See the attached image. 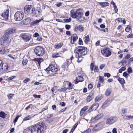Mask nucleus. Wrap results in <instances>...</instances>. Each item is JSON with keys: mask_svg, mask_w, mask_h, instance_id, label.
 I'll use <instances>...</instances> for the list:
<instances>
[{"mask_svg": "<svg viewBox=\"0 0 133 133\" xmlns=\"http://www.w3.org/2000/svg\"><path fill=\"white\" fill-rule=\"evenodd\" d=\"M44 127V124L39 123L30 127L28 129L31 133H41L43 130Z\"/></svg>", "mask_w": 133, "mask_h": 133, "instance_id": "nucleus-1", "label": "nucleus"}, {"mask_svg": "<svg viewBox=\"0 0 133 133\" xmlns=\"http://www.w3.org/2000/svg\"><path fill=\"white\" fill-rule=\"evenodd\" d=\"M74 52L78 55L82 56L86 54L87 52V48L82 46H79L75 48Z\"/></svg>", "mask_w": 133, "mask_h": 133, "instance_id": "nucleus-2", "label": "nucleus"}, {"mask_svg": "<svg viewBox=\"0 0 133 133\" xmlns=\"http://www.w3.org/2000/svg\"><path fill=\"white\" fill-rule=\"evenodd\" d=\"M34 52L36 55L38 56H43L45 54L44 49L40 46H38L35 48Z\"/></svg>", "mask_w": 133, "mask_h": 133, "instance_id": "nucleus-3", "label": "nucleus"}, {"mask_svg": "<svg viewBox=\"0 0 133 133\" xmlns=\"http://www.w3.org/2000/svg\"><path fill=\"white\" fill-rule=\"evenodd\" d=\"M118 119V118L116 116H111L107 119L106 123L107 125H111L116 122Z\"/></svg>", "mask_w": 133, "mask_h": 133, "instance_id": "nucleus-4", "label": "nucleus"}, {"mask_svg": "<svg viewBox=\"0 0 133 133\" xmlns=\"http://www.w3.org/2000/svg\"><path fill=\"white\" fill-rule=\"evenodd\" d=\"M24 16V13L21 11H17L16 12L14 15V19L17 21L21 20Z\"/></svg>", "mask_w": 133, "mask_h": 133, "instance_id": "nucleus-5", "label": "nucleus"}, {"mask_svg": "<svg viewBox=\"0 0 133 133\" xmlns=\"http://www.w3.org/2000/svg\"><path fill=\"white\" fill-rule=\"evenodd\" d=\"M63 87L66 89H72L74 88L73 84L71 83L66 81H64L63 83Z\"/></svg>", "mask_w": 133, "mask_h": 133, "instance_id": "nucleus-6", "label": "nucleus"}, {"mask_svg": "<svg viewBox=\"0 0 133 133\" xmlns=\"http://www.w3.org/2000/svg\"><path fill=\"white\" fill-rule=\"evenodd\" d=\"M101 52L103 55L107 57H108L111 55V51L108 48H106L101 50Z\"/></svg>", "mask_w": 133, "mask_h": 133, "instance_id": "nucleus-7", "label": "nucleus"}, {"mask_svg": "<svg viewBox=\"0 0 133 133\" xmlns=\"http://www.w3.org/2000/svg\"><path fill=\"white\" fill-rule=\"evenodd\" d=\"M72 17L74 18H76L79 22L81 23H83L84 22L85 18L83 16H77L75 13H73Z\"/></svg>", "mask_w": 133, "mask_h": 133, "instance_id": "nucleus-8", "label": "nucleus"}, {"mask_svg": "<svg viewBox=\"0 0 133 133\" xmlns=\"http://www.w3.org/2000/svg\"><path fill=\"white\" fill-rule=\"evenodd\" d=\"M104 125V123L103 122H100L95 125L93 128L92 130L93 131H95L100 130L102 128Z\"/></svg>", "mask_w": 133, "mask_h": 133, "instance_id": "nucleus-9", "label": "nucleus"}, {"mask_svg": "<svg viewBox=\"0 0 133 133\" xmlns=\"http://www.w3.org/2000/svg\"><path fill=\"white\" fill-rule=\"evenodd\" d=\"M58 70V69L55 67L53 64H52L46 69V70L49 71H51L53 72H57Z\"/></svg>", "mask_w": 133, "mask_h": 133, "instance_id": "nucleus-10", "label": "nucleus"}, {"mask_svg": "<svg viewBox=\"0 0 133 133\" xmlns=\"http://www.w3.org/2000/svg\"><path fill=\"white\" fill-rule=\"evenodd\" d=\"M72 11L71 10V16L72 17V14L73 13H75L77 16H83V10L82 9H77L75 12H72Z\"/></svg>", "mask_w": 133, "mask_h": 133, "instance_id": "nucleus-11", "label": "nucleus"}, {"mask_svg": "<svg viewBox=\"0 0 133 133\" xmlns=\"http://www.w3.org/2000/svg\"><path fill=\"white\" fill-rule=\"evenodd\" d=\"M31 35L25 33L23 34L22 35V38L25 42L29 41L31 38Z\"/></svg>", "mask_w": 133, "mask_h": 133, "instance_id": "nucleus-12", "label": "nucleus"}, {"mask_svg": "<svg viewBox=\"0 0 133 133\" xmlns=\"http://www.w3.org/2000/svg\"><path fill=\"white\" fill-rule=\"evenodd\" d=\"M15 30L16 29L15 28L13 27L9 29L6 31V33L5 35H6V36L8 37V36L9 35L15 32Z\"/></svg>", "mask_w": 133, "mask_h": 133, "instance_id": "nucleus-13", "label": "nucleus"}, {"mask_svg": "<svg viewBox=\"0 0 133 133\" xmlns=\"http://www.w3.org/2000/svg\"><path fill=\"white\" fill-rule=\"evenodd\" d=\"M31 10V5H27L24 7V12L25 14H28L30 13Z\"/></svg>", "mask_w": 133, "mask_h": 133, "instance_id": "nucleus-14", "label": "nucleus"}, {"mask_svg": "<svg viewBox=\"0 0 133 133\" xmlns=\"http://www.w3.org/2000/svg\"><path fill=\"white\" fill-rule=\"evenodd\" d=\"M53 116V115L52 114H48L46 118L45 119V121L48 123H50L52 122L53 120L51 118Z\"/></svg>", "mask_w": 133, "mask_h": 133, "instance_id": "nucleus-15", "label": "nucleus"}, {"mask_svg": "<svg viewBox=\"0 0 133 133\" xmlns=\"http://www.w3.org/2000/svg\"><path fill=\"white\" fill-rule=\"evenodd\" d=\"M1 15L5 20H7L9 16L8 9L6 10L5 12L2 14Z\"/></svg>", "mask_w": 133, "mask_h": 133, "instance_id": "nucleus-16", "label": "nucleus"}, {"mask_svg": "<svg viewBox=\"0 0 133 133\" xmlns=\"http://www.w3.org/2000/svg\"><path fill=\"white\" fill-rule=\"evenodd\" d=\"M8 37L6 36V35H4V36L0 39V44H3L7 41Z\"/></svg>", "mask_w": 133, "mask_h": 133, "instance_id": "nucleus-17", "label": "nucleus"}, {"mask_svg": "<svg viewBox=\"0 0 133 133\" xmlns=\"http://www.w3.org/2000/svg\"><path fill=\"white\" fill-rule=\"evenodd\" d=\"M38 9H39V8H38ZM31 11L32 12V13L33 14L34 16L36 17L39 16L41 12L39 9L36 10L34 9V10L33 9L31 10Z\"/></svg>", "mask_w": 133, "mask_h": 133, "instance_id": "nucleus-18", "label": "nucleus"}, {"mask_svg": "<svg viewBox=\"0 0 133 133\" xmlns=\"http://www.w3.org/2000/svg\"><path fill=\"white\" fill-rule=\"evenodd\" d=\"M74 30L76 31L79 30L80 31H83L84 30V27L81 25H79L78 26H74Z\"/></svg>", "mask_w": 133, "mask_h": 133, "instance_id": "nucleus-19", "label": "nucleus"}, {"mask_svg": "<svg viewBox=\"0 0 133 133\" xmlns=\"http://www.w3.org/2000/svg\"><path fill=\"white\" fill-rule=\"evenodd\" d=\"M78 39V37L76 34H73L71 37V42L72 44L74 43Z\"/></svg>", "mask_w": 133, "mask_h": 133, "instance_id": "nucleus-20", "label": "nucleus"}, {"mask_svg": "<svg viewBox=\"0 0 133 133\" xmlns=\"http://www.w3.org/2000/svg\"><path fill=\"white\" fill-rule=\"evenodd\" d=\"M9 51V49H7L6 47H3L0 49V52L2 54H4L8 52Z\"/></svg>", "mask_w": 133, "mask_h": 133, "instance_id": "nucleus-21", "label": "nucleus"}, {"mask_svg": "<svg viewBox=\"0 0 133 133\" xmlns=\"http://www.w3.org/2000/svg\"><path fill=\"white\" fill-rule=\"evenodd\" d=\"M111 102V100L110 98L107 99L104 103L103 105V107H107L109 104Z\"/></svg>", "mask_w": 133, "mask_h": 133, "instance_id": "nucleus-22", "label": "nucleus"}, {"mask_svg": "<svg viewBox=\"0 0 133 133\" xmlns=\"http://www.w3.org/2000/svg\"><path fill=\"white\" fill-rule=\"evenodd\" d=\"M94 97V95L92 93H90L88 96H87L86 100L88 102H90Z\"/></svg>", "mask_w": 133, "mask_h": 133, "instance_id": "nucleus-23", "label": "nucleus"}, {"mask_svg": "<svg viewBox=\"0 0 133 133\" xmlns=\"http://www.w3.org/2000/svg\"><path fill=\"white\" fill-rule=\"evenodd\" d=\"M84 80V78L81 76H78L76 77V79L75 80V84H77L79 82H81Z\"/></svg>", "mask_w": 133, "mask_h": 133, "instance_id": "nucleus-24", "label": "nucleus"}, {"mask_svg": "<svg viewBox=\"0 0 133 133\" xmlns=\"http://www.w3.org/2000/svg\"><path fill=\"white\" fill-rule=\"evenodd\" d=\"M42 20V19H40L38 20H36L31 23V24L34 26H35L38 25V23L40 22Z\"/></svg>", "mask_w": 133, "mask_h": 133, "instance_id": "nucleus-25", "label": "nucleus"}, {"mask_svg": "<svg viewBox=\"0 0 133 133\" xmlns=\"http://www.w3.org/2000/svg\"><path fill=\"white\" fill-rule=\"evenodd\" d=\"M99 5L101 6L104 7L107 6H108L109 5V3L106 2H100L99 3Z\"/></svg>", "mask_w": 133, "mask_h": 133, "instance_id": "nucleus-26", "label": "nucleus"}, {"mask_svg": "<svg viewBox=\"0 0 133 133\" xmlns=\"http://www.w3.org/2000/svg\"><path fill=\"white\" fill-rule=\"evenodd\" d=\"M111 88H108L105 91V95L107 96H109L111 94Z\"/></svg>", "mask_w": 133, "mask_h": 133, "instance_id": "nucleus-27", "label": "nucleus"}, {"mask_svg": "<svg viewBox=\"0 0 133 133\" xmlns=\"http://www.w3.org/2000/svg\"><path fill=\"white\" fill-rule=\"evenodd\" d=\"M1 67L3 70H4L5 71H6L8 69V64L6 63L4 64L3 63L2 66H1Z\"/></svg>", "mask_w": 133, "mask_h": 133, "instance_id": "nucleus-28", "label": "nucleus"}, {"mask_svg": "<svg viewBox=\"0 0 133 133\" xmlns=\"http://www.w3.org/2000/svg\"><path fill=\"white\" fill-rule=\"evenodd\" d=\"M103 114L102 113H100L95 116V117H96V119L98 121L103 117Z\"/></svg>", "mask_w": 133, "mask_h": 133, "instance_id": "nucleus-29", "label": "nucleus"}, {"mask_svg": "<svg viewBox=\"0 0 133 133\" xmlns=\"http://www.w3.org/2000/svg\"><path fill=\"white\" fill-rule=\"evenodd\" d=\"M34 60L38 62L39 66L40 65L41 63L43 61V59L41 58H36L34 59Z\"/></svg>", "mask_w": 133, "mask_h": 133, "instance_id": "nucleus-30", "label": "nucleus"}, {"mask_svg": "<svg viewBox=\"0 0 133 133\" xmlns=\"http://www.w3.org/2000/svg\"><path fill=\"white\" fill-rule=\"evenodd\" d=\"M99 104L98 103H95L93 104L91 107L93 109V110H95L98 108Z\"/></svg>", "mask_w": 133, "mask_h": 133, "instance_id": "nucleus-31", "label": "nucleus"}, {"mask_svg": "<svg viewBox=\"0 0 133 133\" xmlns=\"http://www.w3.org/2000/svg\"><path fill=\"white\" fill-rule=\"evenodd\" d=\"M84 39L85 43H87L90 40L89 35H88L87 36H85Z\"/></svg>", "mask_w": 133, "mask_h": 133, "instance_id": "nucleus-32", "label": "nucleus"}, {"mask_svg": "<svg viewBox=\"0 0 133 133\" xmlns=\"http://www.w3.org/2000/svg\"><path fill=\"white\" fill-rule=\"evenodd\" d=\"M62 43H60L58 44H56L55 45V49H58L61 48L62 46Z\"/></svg>", "mask_w": 133, "mask_h": 133, "instance_id": "nucleus-33", "label": "nucleus"}, {"mask_svg": "<svg viewBox=\"0 0 133 133\" xmlns=\"http://www.w3.org/2000/svg\"><path fill=\"white\" fill-rule=\"evenodd\" d=\"M118 80L121 84H124L125 81L124 79L120 77H119L118 79Z\"/></svg>", "mask_w": 133, "mask_h": 133, "instance_id": "nucleus-34", "label": "nucleus"}, {"mask_svg": "<svg viewBox=\"0 0 133 133\" xmlns=\"http://www.w3.org/2000/svg\"><path fill=\"white\" fill-rule=\"evenodd\" d=\"M102 98V95H98L97 96L95 99V101L96 102L98 101H100Z\"/></svg>", "mask_w": 133, "mask_h": 133, "instance_id": "nucleus-35", "label": "nucleus"}, {"mask_svg": "<svg viewBox=\"0 0 133 133\" xmlns=\"http://www.w3.org/2000/svg\"><path fill=\"white\" fill-rule=\"evenodd\" d=\"M98 120L95 117L92 118L90 120V122L91 123H96Z\"/></svg>", "mask_w": 133, "mask_h": 133, "instance_id": "nucleus-36", "label": "nucleus"}, {"mask_svg": "<svg viewBox=\"0 0 133 133\" xmlns=\"http://www.w3.org/2000/svg\"><path fill=\"white\" fill-rule=\"evenodd\" d=\"M0 117L3 118H5V114L3 112H1L0 113Z\"/></svg>", "mask_w": 133, "mask_h": 133, "instance_id": "nucleus-37", "label": "nucleus"}, {"mask_svg": "<svg viewBox=\"0 0 133 133\" xmlns=\"http://www.w3.org/2000/svg\"><path fill=\"white\" fill-rule=\"evenodd\" d=\"M71 18L70 17L68 19H63L64 22H69L71 21Z\"/></svg>", "mask_w": 133, "mask_h": 133, "instance_id": "nucleus-38", "label": "nucleus"}, {"mask_svg": "<svg viewBox=\"0 0 133 133\" xmlns=\"http://www.w3.org/2000/svg\"><path fill=\"white\" fill-rule=\"evenodd\" d=\"M78 60L77 61V62L78 63L82 61V60L83 57L82 56H80L78 55Z\"/></svg>", "mask_w": 133, "mask_h": 133, "instance_id": "nucleus-39", "label": "nucleus"}, {"mask_svg": "<svg viewBox=\"0 0 133 133\" xmlns=\"http://www.w3.org/2000/svg\"><path fill=\"white\" fill-rule=\"evenodd\" d=\"M52 56L53 58L57 57H59V54L58 53H54L52 54Z\"/></svg>", "mask_w": 133, "mask_h": 133, "instance_id": "nucleus-40", "label": "nucleus"}, {"mask_svg": "<svg viewBox=\"0 0 133 133\" xmlns=\"http://www.w3.org/2000/svg\"><path fill=\"white\" fill-rule=\"evenodd\" d=\"M125 117L124 119H126L133 118V116L131 115L125 116Z\"/></svg>", "mask_w": 133, "mask_h": 133, "instance_id": "nucleus-41", "label": "nucleus"}, {"mask_svg": "<svg viewBox=\"0 0 133 133\" xmlns=\"http://www.w3.org/2000/svg\"><path fill=\"white\" fill-rule=\"evenodd\" d=\"M14 96V94H10L8 95V97L9 99H11L12 98V97Z\"/></svg>", "mask_w": 133, "mask_h": 133, "instance_id": "nucleus-42", "label": "nucleus"}, {"mask_svg": "<svg viewBox=\"0 0 133 133\" xmlns=\"http://www.w3.org/2000/svg\"><path fill=\"white\" fill-rule=\"evenodd\" d=\"M31 117L30 116L25 117L23 119V121H26L31 119Z\"/></svg>", "mask_w": 133, "mask_h": 133, "instance_id": "nucleus-43", "label": "nucleus"}, {"mask_svg": "<svg viewBox=\"0 0 133 133\" xmlns=\"http://www.w3.org/2000/svg\"><path fill=\"white\" fill-rule=\"evenodd\" d=\"M91 130L90 128H88L82 133H91Z\"/></svg>", "mask_w": 133, "mask_h": 133, "instance_id": "nucleus-44", "label": "nucleus"}, {"mask_svg": "<svg viewBox=\"0 0 133 133\" xmlns=\"http://www.w3.org/2000/svg\"><path fill=\"white\" fill-rule=\"evenodd\" d=\"M126 109H123L122 110L121 114L122 116H123L125 114H126Z\"/></svg>", "mask_w": 133, "mask_h": 133, "instance_id": "nucleus-45", "label": "nucleus"}, {"mask_svg": "<svg viewBox=\"0 0 133 133\" xmlns=\"http://www.w3.org/2000/svg\"><path fill=\"white\" fill-rule=\"evenodd\" d=\"M104 77L102 76L99 77V81L101 83H103L104 81Z\"/></svg>", "mask_w": 133, "mask_h": 133, "instance_id": "nucleus-46", "label": "nucleus"}, {"mask_svg": "<svg viewBox=\"0 0 133 133\" xmlns=\"http://www.w3.org/2000/svg\"><path fill=\"white\" fill-rule=\"evenodd\" d=\"M130 26L129 25H128L125 28V31L127 32H129L130 30Z\"/></svg>", "mask_w": 133, "mask_h": 133, "instance_id": "nucleus-47", "label": "nucleus"}, {"mask_svg": "<svg viewBox=\"0 0 133 133\" xmlns=\"http://www.w3.org/2000/svg\"><path fill=\"white\" fill-rule=\"evenodd\" d=\"M104 75L105 77H107L108 78L110 77L111 76L110 74L108 73H105L104 74Z\"/></svg>", "mask_w": 133, "mask_h": 133, "instance_id": "nucleus-48", "label": "nucleus"}, {"mask_svg": "<svg viewBox=\"0 0 133 133\" xmlns=\"http://www.w3.org/2000/svg\"><path fill=\"white\" fill-rule=\"evenodd\" d=\"M83 42L81 38H79V39L78 44L79 45H82L83 44Z\"/></svg>", "mask_w": 133, "mask_h": 133, "instance_id": "nucleus-49", "label": "nucleus"}, {"mask_svg": "<svg viewBox=\"0 0 133 133\" xmlns=\"http://www.w3.org/2000/svg\"><path fill=\"white\" fill-rule=\"evenodd\" d=\"M3 122V121L1 120L0 121V129L2 128L4 125Z\"/></svg>", "mask_w": 133, "mask_h": 133, "instance_id": "nucleus-50", "label": "nucleus"}, {"mask_svg": "<svg viewBox=\"0 0 133 133\" xmlns=\"http://www.w3.org/2000/svg\"><path fill=\"white\" fill-rule=\"evenodd\" d=\"M28 62L27 60L23 59L22 61V64L23 65H25Z\"/></svg>", "mask_w": 133, "mask_h": 133, "instance_id": "nucleus-51", "label": "nucleus"}, {"mask_svg": "<svg viewBox=\"0 0 133 133\" xmlns=\"http://www.w3.org/2000/svg\"><path fill=\"white\" fill-rule=\"evenodd\" d=\"M113 7L115 10V13H117L118 11V9L117 8L116 5H114L113 6Z\"/></svg>", "mask_w": 133, "mask_h": 133, "instance_id": "nucleus-52", "label": "nucleus"}, {"mask_svg": "<svg viewBox=\"0 0 133 133\" xmlns=\"http://www.w3.org/2000/svg\"><path fill=\"white\" fill-rule=\"evenodd\" d=\"M94 70L95 72H98L99 70L98 67L97 66H95L94 69Z\"/></svg>", "mask_w": 133, "mask_h": 133, "instance_id": "nucleus-53", "label": "nucleus"}, {"mask_svg": "<svg viewBox=\"0 0 133 133\" xmlns=\"http://www.w3.org/2000/svg\"><path fill=\"white\" fill-rule=\"evenodd\" d=\"M128 74L127 73L125 72H124L123 73V75L124 77L125 78H127L128 77Z\"/></svg>", "mask_w": 133, "mask_h": 133, "instance_id": "nucleus-54", "label": "nucleus"}, {"mask_svg": "<svg viewBox=\"0 0 133 133\" xmlns=\"http://www.w3.org/2000/svg\"><path fill=\"white\" fill-rule=\"evenodd\" d=\"M65 28L66 30H68L71 28V26L69 25L66 24L65 25Z\"/></svg>", "mask_w": 133, "mask_h": 133, "instance_id": "nucleus-55", "label": "nucleus"}, {"mask_svg": "<svg viewBox=\"0 0 133 133\" xmlns=\"http://www.w3.org/2000/svg\"><path fill=\"white\" fill-rule=\"evenodd\" d=\"M33 96L35 98H39L41 97L40 95H37L36 94H33Z\"/></svg>", "mask_w": 133, "mask_h": 133, "instance_id": "nucleus-56", "label": "nucleus"}, {"mask_svg": "<svg viewBox=\"0 0 133 133\" xmlns=\"http://www.w3.org/2000/svg\"><path fill=\"white\" fill-rule=\"evenodd\" d=\"M94 66V64L93 63H91V64L90 66V68L91 70L92 71L93 70V68Z\"/></svg>", "mask_w": 133, "mask_h": 133, "instance_id": "nucleus-57", "label": "nucleus"}, {"mask_svg": "<svg viewBox=\"0 0 133 133\" xmlns=\"http://www.w3.org/2000/svg\"><path fill=\"white\" fill-rule=\"evenodd\" d=\"M88 108V106H86L84 107L82 109H81L82 110L84 111L85 112V111Z\"/></svg>", "mask_w": 133, "mask_h": 133, "instance_id": "nucleus-58", "label": "nucleus"}, {"mask_svg": "<svg viewBox=\"0 0 133 133\" xmlns=\"http://www.w3.org/2000/svg\"><path fill=\"white\" fill-rule=\"evenodd\" d=\"M127 37L128 38H132L133 37V34L132 33L130 34Z\"/></svg>", "mask_w": 133, "mask_h": 133, "instance_id": "nucleus-59", "label": "nucleus"}, {"mask_svg": "<svg viewBox=\"0 0 133 133\" xmlns=\"http://www.w3.org/2000/svg\"><path fill=\"white\" fill-rule=\"evenodd\" d=\"M128 71L129 73L132 72V70L131 68V67H129L128 68Z\"/></svg>", "mask_w": 133, "mask_h": 133, "instance_id": "nucleus-60", "label": "nucleus"}, {"mask_svg": "<svg viewBox=\"0 0 133 133\" xmlns=\"http://www.w3.org/2000/svg\"><path fill=\"white\" fill-rule=\"evenodd\" d=\"M105 65L104 64H102L99 66V68L101 69H102L105 66Z\"/></svg>", "mask_w": 133, "mask_h": 133, "instance_id": "nucleus-61", "label": "nucleus"}, {"mask_svg": "<svg viewBox=\"0 0 133 133\" xmlns=\"http://www.w3.org/2000/svg\"><path fill=\"white\" fill-rule=\"evenodd\" d=\"M30 80V79L29 78H27L23 81V82L25 83H26L28 82Z\"/></svg>", "mask_w": 133, "mask_h": 133, "instance_id": "nucleus-62", "label": "nucleus"}, {"mask_svg": "<svg viewBox=\"0 0 133 133\" xmlns=\"http://www.w3.org/2000/svg\"><path fill=\"white\" fill-rule=\"evenodd\" d=\"M19 117V116H17L15 119L14 120V123H16L18 119V118Z\"/></svg>", "mask_w": 133, "mask_h": 133, "instance_id": "nucleus-63", "label": "nucleus"}, {"mask_svg": "<svg viewBox=\"0 0 133 133\" xmlns=\"http://www.w3.org/2000/svg\"><path fill=\"white\" fill-rule=\"evenodd\" d=\"M112 132L113 133H117V129L116 128H114L112 130Z\"/></svg>", "mask_w": 133, "mask_h": 133, "instance_id": "nucleus-64", "label": "nucleus"}]
</instances>
